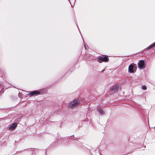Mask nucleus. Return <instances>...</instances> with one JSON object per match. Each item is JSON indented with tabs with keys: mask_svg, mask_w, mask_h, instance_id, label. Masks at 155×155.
Listing matches in <instances>:
<instances>
[{
	"mask_svg": "<svg viewBox=\"0 0 155 155\" xmlns=\"http://www.w3.org/2000/svg\"><path fill=\"white\" fill-rule=\"evenodd\" d=\"M80 103V100L78 98H75L69 103L68 106L70 108H74L76 107Z\"/></svg>",
	"mask_w": 155,
	"mask_h": 155,
	"instance_id": "nucleus-1",
	"label": "nucleus"
},
{
	"mask_svg": "<svg viewBox=\"0 0 155 155\" xmlns=\"http://www.w3.org/2000/svg\"><path fill=\"white\" fill-rule=\"evenodd\" d=\"M108 60V58L107 56L102 55L99 57L98 61L100 63H101L103 62H107Z\"/></svg>",
	"mask_w": 155,
	"mask_h": 155,
	"instance_id": "nucleus-2",
	"label": "nucleus"
},
{
	"mask_svg": "<svg viewBox=\"0 0 155 155\" xmlns=\"http://www.w3.org/2000/svg\"><path fill=\"white\" fill-rule=\"evenodd\" d=\"M28 95L30 96H37L39 95L40 93V92L38 91H33L29 92Z\"/></svg>",
	"mask_w": 155,
	"mask_h": 155,
	"instance_id": "nucleus-3",
	"label": "nucleus"
},
{
	"mask_svg": "<svg viewBox=\"0 0 155 155\" xmlns=\"http://www.w3.org/2000/svg\"><path fill=\"white\" fill-rule=\"evenodd\" d=\"M138 64L139 68L140 69H143L145 67L144 61L143 60L140 61L138 63Z\"/></svg>",
	"mask_w": 155,
	"mask_h": 155,
	"instance_id": "nucleus-4",
	"label": "nucleus"
},
{
	"mask_svg": "<svg viewBox=\"0 0 155 155\" xmlns=\"http://www.w3.org/2000/svg\"><path fill=\"white\" fill-rule=\"evenodd\" d=\"M128 71L130 73H133L135 72L134 65L133 64H130L129 66Z\"/></svg>",
	"mask_w": 155,
	"mask_h": 155,
	"instance_id": "nucleus-5",
	"label": "nucleus"
},
{
	"mask_svg": "<svg viewBox=\"0 0 155 155\" xmlns=\"http://www.w3.org/2000/svg\"><path fill=\"white\" fill-rule=\"evenodd\" d=\"M17 124L16 123H14L10 125L8 127V129L12 130L15 129L17 126Z\"/></svg>",
	"mask_w": 155,
	"mask_h": 155,
	"instance_id": "nucleus-6",
	"label": "nucleus"
},
{
	"mask_svg": "<svg viewBox=\"0 0 155 155\" xmlns=\"http://www.w3.org/2000/svg\"><path fill=\"white\" fill-rule=\"evenodd\" d=\"M118 85H116L114 86L113 87H112L111 90L112 91H117L118 90Z\"/></svg>",
	"mask_w": 155,
	"mask_h": 155,
	"instance_id": "nucleus-7",
	"label": "nucleus"
},
{
	"mask_svg": "<svg viewBox=\"0 0 155 155\" xmlns=\"http://www.w3.org/2000/svg\"><path fill=\"white\" fill-rule=\"evenodd\" d=\"M155 46V42L147 48V49L151 48Z\"/></svg>",
	"mask_w": 155,
	"mask_h": 155,
	"instance_id": "nucleus-8",
	"label": "nucleus"
},
{
	"mask_svg": "<svg viewBox=\"0 0 155 155\" xmlns=\"http://www.w3.org/2000/svg\"><path fill=\"white\" fill-rule=\"evenodd\" d=\"M99 112L101 114H104V111L102 110V109H100L99 110Z\"/></svg>",
	"mask_w": 155,
	"mask_h": 155,
	"instance_id": "nucleus-9",
	"label": "nucleus"
},
{
	"mask_svg": "<svg viewBox=\"0 0 155 155\" xmlns=\"http://www.w3.org/2000/svg\"><path fill=\"white\" fill-rule=\"evenodd\" d=\"M142 88L143 90H146L147 89V87L145 85H143L142 87Z\"/></svg>",
	"mask_w": 155,
	"mask_h": 155,
	"instance_id": "nucleus-10",
	"label": "nucleus"
}]
</instances>
